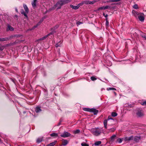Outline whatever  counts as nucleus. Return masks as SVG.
<instances>
[{
    "instance_id": "1",
    "label": "nucleus",
    "mask_w": 146,
    "mask_h": 146,
    "mask_svg": "<svg viewBox=\"0 0 146 146\" xmlns=\"http://www.w3.org/2000/svg\"><path fill=\"white\" fill-rule=\"evenodd\" d=\"M71 0H61L58 1L54 6L50 9L51 10H54L56 8L57 9L61 8V6L71 1Z\"/></svg>"
},
{
    "instance_id": "2",
    "label": "nucleus",
    "mask_w": 146,
    "mask_h": 146,
    "mask_svg": "<svg viewBox=\"0 0 146 146\" xmlns=\"http://www.w3.org/2000/svg\"><path fill=\"white\" fill-rule=\"evenodd\" d=\"M91 132L94 135L98 136L100 135L102 131V129L99 128H94L91 129Z\"/></svg>"
},
{
    "instance_id": "3",
    "label": "nucleus",
    "mask_w": 146,
    "mask_h": 146,
    "mask_svg": "<svg viewBox=\"0 0 146 146\" xmlns=\"http://www.w3.org/2000/svg\"><path fill=\"white\" fill-rule=\"evenodd\" d=\"M100 0H94L92 1H84V4L86 5L93 4L96 2H98Z\"/></svg>"
},
{
    "instance_id": "4",
    "label": "nucleus",
    "mask_w": 146,
    "mask_h": 146,
    "mask_svg": "<svg viewBox=\"0 0 146 146\" xmlns=\"http://www.w3.org/2000/svg\"><path fill=\"white\" fill-rule=\"evenodd\" d=\"M70 133L68 132L65 131L64 133L61 134L60 136L63 137H66L70 136Z\"/></svg>"
},
{
    "instance_id": "5",
    "label": "nucleus",
    "mask_w": 146,
    "mask_h": 146,
    "mask_svg": "<svg viewBox=\"0 0 146 146\" xmlns=\"http://www.w3.org/2000/svg\"><path fill=\"white\" fill-rule=\"evenodd\" d=\"M138 18L139 21L141 22H143L145 19L144 14L143 13H140Z\"/></svg>"
},
{
    "instance_id": "6",
    "label": "nucleus",
    "mask_w": 146,
    "mask_h": 146,
    "mask_svg": "<svg viewBox=\"0 0 146 146\" xmlns=\"http://www.w3.org/2000/svg\"><path fill=\"white\" fill-rule=\"evenodd\" d=\"M137 115L139 117H140L144 115L143 111L141 109L139 110L137 113Z\"/></svg>"
},
{
    "instance_id": "7",
    "label": "nucleus",
    "mask_w": 146,
    "mask_h": 146,
    "mask_svg": "<svg viewBox=\"0 0 146 146\" xmlns=\"http://www.w3.org/2000/svg\"><path fill=\"white\" fill-rule=\"evenodd\" d=\"M54 33L53 32H51L49 34H48V35H45L44 36L42 37L41 38H40L38 40V41H39L40 40H42L45 39L49 35H52Z\"/></svg>"
},
{
    "instance_id": "8",
    "label": "nucleus",
    "mask_w": 146,
    "mask_h": 146,
    "mask_svg": "<svg viewBox=\"0 0 146 146\" xmlns=\"http://www.w3.org/2000/svg\"><path fill=\"white\" fill-rule=\"evenodd\" d=\"M132 13L133 15L136 18L138 17L141 13H139L135 11H133Z\"/></svg>"
},
{
    "instance_id": "9",
    "label": "nucleus",
    "mask_w": 146,
    "mask_h": 146,
    "mask_svg": "<svg viewBox=\"0 0 146 146\" xmlns=\"http://www.w3.org/2000/svg\"><path fill=\"white\" fill-rule=\"evenodd\" d=\"M133 136H131L129 137H126L124 138L123 139L125 141H129L132 140L133 139Z\"/></svg>"
},
{
    "instance_id": "10",
    "label": "nucleus",
    "mask_w": 146,
    "mask_h": 146,
    "mask_svg": "<svg viewBox=\"0 0 146 146\" xmlns=\"http://www.w3.org/2000/svg\"><path fill=\"white\" fill-rule=\"evenodd\" d=\"M110 6H103L101 7H99L98 9V10H99L101 9H108L109 8H110Z\"/></svg>"
},
{
    "instance_id": "11",
    "label": "nucleus",
    "mask_w": 146,
    "mask_h": 146,
    "mask_svg": "<svg viewBox=\"0 0 146 146\" xmlns=\"http://www.w3.org/2000/svg\"><path fill=\"white\" fill-rule=\"evenodd\" d=\"M98 111L95 109L94 108H91V110L90 112H93L94 113V114L96 115V114L98 112Z\"/></svg>"
},
{
    "instance_id": "12",
    "label": "nucleus",
    "mask_w": 146,
    "mask_h": 146,
    "mask_svg": "<svg viewBox=\"0 0 146 146\" xmlns=\"http://www.w3.org/2000/svg\"><path fill=\"white\" fill-rule=\"evenodd\" d=\"M133 139L134 141L137 142H138L141 139V137L140 136H135Z\"/></svg>"
},
{
    "instance_id": "13",
    "label": "nucleus",
    "mask_w": 146,
    "mask_h": 146,
    "mask_svg": "<svg viewBox=\"0 0 146 146\" xmlns=\"http://www.w3.org/2000/svg\"><path fill=\"white\" fill-rule=\"evenodd\" d=\"M11 38V37L9 38H0V41L2 42L4 41H7L9 39H10Z\"/></svg>"
},
{
    "instance_id": "14",
    "label": "nucleus",
    "mask_w": 146,
    "mask_h": 146,
    "mask_svg": "<svg viewBox=\"0 0 146 146\" xmlns=\"http://www.w3.org/2000/svg\"><path fill=\"white\" fill-rule=\"evenodd\" d=\"M23 6L24 8L25 12L27 13H28L29 12V10L27 6L25 4H24L23 5Z\"/></svg>"
},
{
    "instance_id": "15",
    "label": "nucleus",
    "mask_w": 146,
    "mask_h": 146,
    "mask_svg": "<svg viewBox=\"0 0 146 146\" xmlns=\"http://www.w3.org/2000/svg\"><path fill=\"white\" fill-rule=\"evenodd\" d=\"M14 30V28L10 25H8L7 26V31H13Z\"/></svg>"
},
{
    "instance_id": "16",
    "label": "nucleus",
    "mask_w": 146,
    "mask_h": 146,
    "mask_svg": "<svg viewBox=\"0 0 146 146\" xmlns=\"http://www.w3.org/2000/svg\"><path fill=\"white\" fill-rule=\"evenodd\" d=\"M104 127L106 129H107V119H105L104 121Z\"/></svg>"
},
{
    "instance_id": "17",
    "label": "nucleus",
    "mask_w": 146,
    "mask_h": 146,
    "mask_svg": "<svg viewBox=\"0 0 146 146\" xmlns=\"http://www.w3.org/2000/svg\"><path fill=\"white\" fill-rule=\"evenodd\" d=\"M70 7L72 9L75 10L79 8V6H78V5L77 6H73L72 5H70Z\"/></svg>"
},
{
    "instance_id": "18",
    "label": "nucleus",
    "mask_w": 146,
    "mask_h": 146,
    "mask_svg": "<svg viewBox=\"0 0 146 146\" xmlns=\"http://www.w3.org/2000/svg\"><path fill=\"white\" fill-rule=\"evenodd\" d=\"M37 0H33V2L32 3V6L33 7H35L36 6V3Z\"/></svg>"
},
{
    "instance_id": "19",
    "label": "nucleus",
    "mask_w": 146,
    "mask_h": 146,
    "mask_svg": "<svg viewBox=\"0 0 146 146\" xmlns=\"http://www.w3.org/2000/svg\"><path fill=\"white\" fill-rule=\"evenodd\" d=\"M21 13L22 14H23L25 17H26L27 18H28V16L27 15V13L26 12H25L23 10H21Z\"/></svg>"
},
{
    "instance_id": "20",
    "label": "nucleus",
    "mask_w": 146,
    "mask_h": 146,
    "mask_svg": "<svg viewBox=\"0 0 146 146\" xmlns=\"http://www.w3.org/2000/svg\"><path fill=\"white\" fill-rule=\"evenodd\" d=\"M57 141H54V142H52L49 144L47 145L46 146H53L55 145Z\"/></svg>"
},
{
    "instance_id": "21",
    "label": "nucleus",
    "mask_w": 146,
    "mask_h": 146,
    "mask_svg": "<svg viewBox=\"0 0 146 146\" xmlns=\"http://www.w3.org/2000/svg\"><path fill=\"white\" fill-rule=\"evenodd\" d=\"M42 22V21H40L37 24V25L35 26H34L32 28V29H34L35 28L37 27L41 23V22Z\"/></svg>"
},
{
    "instance_id": "22",
    "label": "nucleus",
    "mask_w": 146,
    "mask_h": 146,
    "mask_svg": "<svg viewBox=\"0 0 146 146\" xmlns=\"http://www.w3.org/2000/svg\"><path fill=\"white\" fill-rule=\"evenodd\" d=\"M115 130V127H113L112 128H110V129H109L108 132H114Z\"/></svg>"
},
{
    "instance_id": "23",
    "label": "nucleus",
    "mask_w": 146,
    "mask_h": 146,
    "mask_svg": "<svg viewBox=\"0 0 146 146\" xmlns=\"http://www.w3.org/2000/svg\"><path fill=\"white\" fill-rule=\"evenodd\" d=\"M68 141L66 140H64L62 142V145L65 146L68 143Z\"/></svg>"
},
{
    "instance_id": "24",
    "label": "nucleus",
    "mask_w": 146,
    "mask_h": 146,
    "mask_svg": "<svg viewBox=\"0 0 146 146\" xmlns=\"http://www.w3.org/2000/svg\"><path fill=\"white\" fill-rule=\"evenodd\" d=\"M121 0H110L107 1V3H111L116 2L120 1Z\"/></svg>"
},
{
    "instance_id": "25",
    "label": "nucleus",
    "mask_w": 146,
    "mask_h": 146,
    "mask_svg": "<svg viewBox=\"0 0 146 146\" xmlns=\"http://www.w3.org/2000/svg\"><path fill=\"white\" fill-rule=\"evenodd\" d=\"M41 111V110L40 107H37L36 108L35 111L36 112H39Z\"/></svg>"
},
{
    "instance_id": "26",
    "label": "nucleus",
    "mask_w": 146,
    "mask_h": 146,
    "mask_svg": "<svg viewBox=\"0 0 146 146\" xmlns=\"http://www.w3.org/2000/svg\"><path fill=\"white\" fill-rule=\"evenodd\" d=\"M42 138H39L37 139L36 141L38 143H40L42 141Z\"/></svg>"
},
{
    "instance_id": "27",
    "label": "nucleus",
    "mask_w": 146,
    "mask_h": 146,
    "mask_svg": "<svg viewBox=\"0 0 146 146\" xmlns=\"http://www.w3.org/2000/svg\"><path fill=\"white\" fill-rule=\"evenodd\" d=\"M50 135L52 137H57L58 136V134L56 133H53L51 134Z\"/></svg>"
},
{
    "instance_id": "28",
    "label": "nucleus",
    "mask_w": 146,
    "mask_h": 146,
    "mask_svg": "<svg viewBox=\"0 0 146 146\" xmlns=\"http://www.w3.org/2000/svg\"><path fill=\"white\" fill-rule=\"evenodd\" d=\"M101 143V142L100 141H97L94 143L95 145L96 146H97L100 145Z\"/></svg>"
},
{
    "instance_id": "29",
    "label": "nucleus",
    "mask_w": 146,
    "mask_h": 146,
    "mask_svg": "<svg viewBox=\"0 0 146 146\" xmlns=\"http://www.w3.org/2000/svg\"><path fill=\"white\" fill-rule=\"evenodd\" d=\"M83 110L84 111H89L90 112L91 109L88 108H84Z\"/></svg>"
},
{
    "instance_id": "30",
    "label": "nucleus",
    "mask_w": 146,
    "mask_h": 146,
    "mask_svg": "<svg viewBox=\"0 0 146 146\" xmlns=\"http://www.w3.org/2000/svg\"><path fill=\"white\" fill-rule=\"evenodd\" d=\"M62 43L61 41H60L59 43H57L56 45V47H58L59 46H60Z\"/></svg>"
},
{
    "instance_id": "31",
    "label": "nucleus",
    "mask_w": 146,
    "mask_h": 146,
    "mask_svg": "<svg viewBox=\"0 0 146 146\" xmlns=\"http://www.w3.org/2000/svg\"><path fill=\"white\" fill-rule=\"evenodd\" d=\"M107 90H116V89L115 88H107Z\"/></svg>"
},
{
    "instance_id": "32",
    "label": "nucleus",
    "mask_w": 146,
    "mask_h": 146,
    "mask_svg": "<svg viewBox=\"0 0 146 146\" xmlns=\"http://www.w3.org/2000/svg\"><path fill=\"white\" fill-rule=\"evenodd\" d=\"M116 137V135H113L111 137V140L113 141Z\"/></svg>"
},
{
    "instance_id": "33",
    "label": "nucleus",
    "mask_w": 146,
    "mask_h": 146,
    "mask_svg": "<svg viewBox=\"0 0 146 146\" xmlns=\"http://www.w3.org/2000/svg\"><path fill=\"white\" fill-rule=\"evenodd\" d=\"M123 138H119L118 139L117 141L118 142V143H121L122 141L123 140L124 141L123 139Z\"/></svg>"
},
{
    "instance_id": "34",
    "label": "nucleus",
    "mask_w": 146,
    "mask_h": 146,
    "mask_svg": "<svg viewBox=\"0 0 146 146\" xmlns=\"http://www.w3.org/2000/svg\"><path fill=\"white\" fill-rule=\"evenodd\" d=\"M117 114V113L114 112H112L111 113V115L114 117L116 116Z\"/></svg>"
},
{
    "instance_id": "35",
    "label": "nucleus",
    "mask_w": 146,
    "mask_h": 146,
    "mask_svg": "<svg viewBox=\"0 0 146 146\" xmlns=\"http://www.w3.org/2000/svg\"><path fill=\"white\" fill-rule=\"evenodd\" d=\"M90 78H91V79L92 81H94V80H96L97 79V78L94 76H92Z\"/></svg>"
},
{
    "instance_id": "36",
    "label": "nucleus",
    "mask_w": 146,
    "mask_h": 146,
    "mask_svg": "<svg viewBox=\"0 0 146 146\" xmlns=\"http://www.w3.org/2000/svg\"><path fill=\"white\" fill-rule=\"evenodd\" d=\"M80 132V130L79 129H77L74 131V133L75 134H77L79 133Z\"/></svg>"
},
{
    "instance_id": "37",
    "label": "nucleus",
    "mask_w": 146,
    "mask_h": 146,
    "mask_svg": "<svg viewBox=\"0 0 146 146\" xmlns=\"http://www.w3.org/2000/svg\"><path fill=\"white\" fill-rule=\"evenodd\" d=\"M133 8L135 9H137L138 8V5L137 4H135L133 6Z\"/></svg>"
},
{
    "instance_id": "38",
    "label": "nucleus",
    "mask_w": 146,
    "mask_h": 146,
    "mask_svg": "<svg viewBox=\"0 0 146 146\" xmlns=\"http://www.w3.org/2000/svg\"><path fill=\"white\" fill-rule=\"evenodd\" d=\"M81 145L82 146H89L88 145L84 143H81Z\"/></svg>"
},
{
    "instance_id": "39",
    "label": "nucleus",
    "mask_w": 146,
    "mask_h": 146,
    "mask_svg": "<svg viewBox=\"0 0 146 146\" xmlns=\"http://www.w3.org/2000/svg\"><path fill=\"white\" fill-rule=\"evenodd\" d=\"M106 25L107 26H108L109 25V22L108 21L107 18L106 19Z\"/></svg>"
},
{
    "instance_id": "40",
    "label": "nucleus",
    "mask_w": 146,
    "mask_h": 146,
    "mask_svg": "<svg viewBox=\"0 0 146 146\" xmlns=\"http://www.w3.org/2000/svg\"><path fill=\"white\" fill-rule=\"evenodd\" d=\"M84 2L83 3H80L78 5V7L79 8V7L80 6H82V5L83 4H84Z\"/></svg>"
},
{
    "instance_id": "41",
    "label": "nucleus",
    "mask_w": 146,
    "mask_h": 146,
    "mask_svg": "<svg viewBox=\"0 0 146 146\" xmlns=\"http://www.w3.org/2000/svg\"><path fill=\"white\" fill-rule=\"evenodd\" d=\"M141 104L143 106H146V101L143 102V103Z\"/></svg>"
},
{
    "instance_id": "42",
    "label": "nucleus",
    "mask_w": 146,
    "mask_h": 146,
    "mask_svg": "<svg viewBox=\"0 0 146 146\" xmlns=\"http://www.w3.org/2000/svg\"><path fill=\"white\" fill-rule=\"evenodd\" d=\"M82 23L80 22V21H78V22H77V23H76V24L77 25H80L81 24H82Z\"/></svg>"
},
{
    "instance_id": "43",
    "label": "nucleus",
    "mask_w": 146,
    "mask_h": 146,
    "mask_svg": "<svg viewBox=\"0 0 146 146\" xmlns=\"http://www.w3.org/2000/svg\"><path fill=\"white\" fill-rule=\"evenodd\" d=\"M110 119L113 120V119L110 116H109L108 118V120H109Z\"/></svg>"
},
{
    "instance_id": "44",
    "label": "nucleus",
    "mask_w": 146,
    "mask_h": 146,
    "mask_svg": "<svg viewBox=\"0 0 146 146\" xmlns=\"http://www.w3.org/2000/svg\"><path fill=\"white\" fill-rule=\"evenodd\" d=\"M108 15L107 14L105 15V17L106 18V19L108 17Z\"/></svg>"
},
{
    "instance_id": "45",
    "label": "nucleus",
    "mask_w": 146,
    "mask_h": 146,
    "mask_svg": "<svg viewBox=\"0 0 146 146\" xmlns=\"http://www.w3.org/2000/svg\"><path fill=\"white\" fill-rule=\"evenodd\" d=\"M15 11L17 12H18V11L17 10V8H15Z\"/></svg>"
},
{
    "instance_id": "46",
    "label": "nucleus",
    "mask_w": 146,
    "mask_h": 146,
    "mask_svg": "<svg viewBox=\"0 0 146 146\" xmlns=\"http://www.w3.org/2000/svg\"><path fill=\"white\" fill-rule=\"evenodd\" d=\"M3 50V49L1 47H0V50Z\"/></svg>"
},
{
    "instance_id": "47",
    "label": "nucleus",
    "mask_w": 146,
    "mask_h": 146,
    "mask_svg": "<svg viewBox=\"0 0 146 146\" xmlns=\"http://www.w3.org/2000/svg\"><path fill=\"white\" fill-rule=\"evenodd\" d=\"M143 37L145 39H146V36H143Z\"/></svg>"
},
{
    "instance_id": "48",
    "label": "nucleus",
    "mask_w": 146,
    "mask_h": 146,
    "mask_svg": "<svg viewBox=\"0 0 146 146\" xmlns=\"http://www.w3.org/2000/svg\"><path fill=\"white\" fill-rule=\"evenodd\" d=\"M103 15L104 16H105V14L104 13H103Z\"/></svg>"
},
{
    "instance_id": "49",
    "label": "nucleus",
    "mask_w": 146,
    "mask_h": 146,
    "mask_svg": "<svg viewBox=\"0 0 146 146\" xmlns=\"http://www.w3.org/2000/svg\"><path fill=\"white\" fill-rule=\"evenodd\" d=\"M106 1H103V3H106Z\"/></svg>"
},
{
    "instance_id": "50",
    "label": "nucleus",
    "mask_w": 146,
    "mask_h": 146,
    "mask_svg": "<svg viewBox=\"0 0 146 146\" xmlns=\"http://www.w3.org/2000/svg\"><path fill=\"white\" fill-rule=\"evenodd\" d=\"M1 142V139H0V142Z\"/></svg>"
},
{
    "instance_id": "51",
    "label": "nucleus",
    "mask_w": 146,
    "mask_h": 146,
    "mask_svg": "<svg viewBox=\"0 0 146 146\" xmlns=\"http://www.w3.org/2000/svg\"><path fill=\"white\" fill-rule=\"evenodd\" d=\"M60 125V123H59L58 125Z\"/></svg>"
},
{
    "instance_id": "52",
    "label": "nucleus",
    "mask_w": 146,
    "mask_h": 146,
    "mask_svg": "<svg viewBox=\"0 0 146 146\" xmlns=\"http://www.w3.org/2000/svg\"><path fill=\"white\" fill-rule=\"evenodd\" d=\"M57 27H56V28H57Z\"/></svg>"
}]
</instances>
